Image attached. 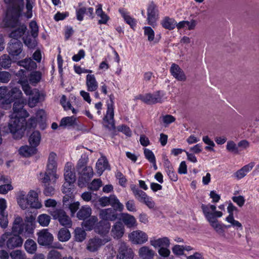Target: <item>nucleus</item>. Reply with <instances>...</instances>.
I'll list each match as a JSON object with an SVG mask.
<instances>
[{
    "instance_id": "1",
    "label": "nucleus",
    "mask_w": 259,
    "mask_h": 259,
    "mask_svg": "<svg viewBox=\"0 0 259 259\" xmlns=\"http://www.w3.org/2000/svg\"><path fill=\"white\" fill-rule=\"evenodd\" d=\"M26 219L25 222L23 223L21 217H17L15 218L12 231L13 233L18 235H12L9 232H5L0 237V247H4L6 245L8 249H13L20 247L23 244V240L19 235L28 237L33 234V222L35 219L31 216Z\"/></svg>"
},
{
    "instance_id": "2",
    "label": "nucleus",
    "mask_w": 259,
    "mask_h": 259,
    "mask_svg": "<svg viewBox=\"0 0 259 259\" xmlns=\"http://www.w3.org/2000/svg\"><path fill=\"white\" fill-rule=\"evenodd\" d=\"M23 10V5L22 4L9 7L7 10L4 20L5 24L8 27L15 28L9 34L12 39L18 40L24 34L27 29L26 25L20 23L19 21Z\"/></svg>"
},
{
    "instance_id": "3",
    "label": "nucleus",
    "mask_w": 259,
    "mask_h": 259,
    "mask_svg": "<svg viewBox=\"0 0 259 259\" xmlns=\"http://www.w3.org/2000/svg\"><path fill=\"white\" fill-rule=\"evenodd\" d=\"M13 110L8 128L11 133L15 134L23 126L25 118L28 117L29 113L23 108L22 102L19 100L14 102Z\"/></svg>"
},
{
    "instance_id": "4",
    "label": "nucleus",
    "mask_w": 259,
    "mask_h": 259,
    "mask_svg": "<svg viewBox=\"0 0 259 259\" xmlns=\"http://www.w3.org/2000/svg\"><path fill=\"white\" fill-rule=\"evenodd\" d=\"M25 71L24 69H20L16 74V76L19 77L18 83L21 84L22 90L26 95H29L28 98V106L33 108L39 102L42 97H44L42 94H40L38 90L35 89L32 90L30 85L28 83V80L24 73Z\"/></svg>"
},
{
    "instance_id": "5",
    "label": "nucleus",
    "mask_w": 259,
    "mask_h": 259,
    "mask_svg": "<svg viewBox=\"0 0 259 259\" xmlns=\"http://www.w3.org/2000/svg\"><path fill=\"white\" fill-rule=\"evenodd\" d=\"M17 200L20 207L25 209L30 207L39 209L42 207V204L38 200L37 193L34 190H30L26 195L25 191L19 192Z\"/></svg>"
},
{
    "instance_id": "6",
    "label": "nucleus",
    "mask_w": 259,
    "mask_h": 259,
    "mask_svg": "<svg viewBox=\"0 0 259 259\" xmlns=\"http://www.w3.org/2000/svg\"><path fill=\"white\" fill-rule=\"evenodd\" d=\"M21 95L22 92L18 88L15 87L8 91L6 87H0V100H5L7 104H10L15 99H19Z\"/></svg>"
},
{
    "instance_id": "7",
    "label": "nucleus",
    "mask_w": 259,
    "mask_h": 259,
    "mask_svg": "<svg viewBox=\"0 0 259 259\" xmlns=\"http://www.w3.org/2000/svg\"><path fill=\"white\" fill-rule=\"evenodd\" d=\"M145 103L152 105L156 103H161L165 99V94L163 91H158L153 93H148L145 95H140L137 97Z\"/></svg>"
},
{
    "instance_id": "8",
    "label": "nucleus",
    "mask_w": 259,
    "mask_h": 259,
    "mask_svg": "<svg viewBox=\"0 0 259 259\" xmlns=\"http://www.w3.org/2000/svg\"><path fill=\"white\" fill-rule=\"evenodd\" d=\"M109 100L106 101L107 110L103 118L104 122L108 124L107 126L115 128L114 116V96L113 94L108 96Z\"/></svg>"
},
{
    "instance_id": "9",
    "label": "nucleus",
    "mask_w": 259,
    "mask_h": 259,
    "mask_svg": "<svg viewBox=\"0 0 259 259\" xmlns=\"http://www.w3.org/2000/svg\"><path fill=\"white\" fill-rule=\"evenodd\" d=\"M50 214L54 220H57L60 225L67 228H70L72 221L65 211L62 209H57L50 211Z\"/></svg>"
},
{
    "instance_id": "10",
    "label": "nucleus",
    "mask_w": 259,
    "mask_h": 259,
    "mask_svg": "<svg viewBox=\"0 0 259 259\" xmlns=\"http://www.w3.org/2000/svg\"><path fill=\"white\" fill-rule=\"evenodd\" d=\"M99 201L100 204L103 207L110 205L120 211H122L124 208L123 205L119 202L114 195H111L109 197H102L99 199Z\"/></svg>"
},
{
    "instance_id": "11",
    "label": "nucleus",
    "mask_w": 259,
    "mask_h": 259,
    "mask_svg": "<svg viewBox=\"0 0 259 259\" xmlns=\"http://www.w3.org/2000/svg\"><path fill=\"white\" fill-rule=\"evenodd\" d=\"M79 177L78 180V186L82 188L86 186L94 175L93 169L91 166H85L78 171Z\"/></svg>"
},
{
    "instance_id": "12",
    "label": "nucleus",
    "mask_w": 259,
    "mask_h": 259,
    "mask_svg": "<svg viewBox=\"0 0 259 259\" xmlns=\"http://www.w3.org/2000/svg\"><path fill=\"white\" fill-rule=\"evenodd\" d=\"M110 240L111 238L110 236H106L102 239L95 237L89 240L87 248L91 252H95L97 251L102 245H103L110 241Z\"/></svg>"
},
{
    "instance_id": "13",
    "label": "nucleus",
    "mask_w": 259,
    "mask_h": 259,
    "mask_svg": "<svg viewBox=\"0 0 259 259\" xmlns=\"http://www.w3.org/2000/svg\"><path fill=\"white\" fill-rule=\"evenodd\" d=\"M159 12L157 6L153 2L151 3L147 8V19L148 24L154 26L156 24L158 19Z\"/></svg>"
},
{
    "instance_id": "14",
    "label": "nucleus",
    "mask_w": 259,
    "mask_h": 259,
    "mask_svg": "<svg viewBox=\"0 0 259 259\" xmlns=\"http://www.w3.org/2000/svg\"><path fill=\"white\" fill-rule=\"evenodd\" d=\"M37 241L39 245L50 246L53 241V235L48 229H42L38 233Z\"/></svg>"
},
{
    "instance_id": "15",
    "label": "nucleus",
    "mask_w": 259,
    "mask_h": 259,
    "mask_svg": "<svg viewBox=\"0 0 259 259\" xmlns=\"http://www.w3.org/2000/svg\"><path fill=\"white\" fill-rule=\"evenodd\" d=\"M130 240L135 244H142L148 240L147 234L140 230L133 231L128 235Z\"/></svg>"
},
{
    "instance_id": "16",
    "label": "nucleus",
    "mask_w": 259,
    "mask_h": 259,
    "mask_svg": "<svg viewBox=\"0 0 259 259\" xmlns=\"http://www.w3.org/2000/svg\"><path fill=\"white\" fill-rule=\"evenodd\" d=\"M23 44L19 40L11 39L8 44L7 51L9 54L12 56H18L22 52Z\"/></svg>"
},
{
    "instance_id": "17",
    "label": "nucleus",
    "mask_w": 259,
    "mask_h": 259,
    "mask_svg": "<svg viewBox=\"0 0 259 259\" xmlns=\"http://www.w3.org/2000/svg\"><path fill=\"white\" fill-rule=\"evenodd\" d=\"M134 252L133 250L130 248L125 243L121 242L119 244L118 259H133Z\"/></svg>"
},
{
    "instance_id": "18",
    "label": "nucleus",
    "mask_w": 259,
    "mask_h": 259,
    "mask_svg": "<svg viewBox=\"0 0 259 259\" xmlns=\"http://www.w3.org/2000/svg\"><path fill=\"white\" fill-rule=\"evenodd\" d=\"M110 226V224L109 222L100 221L97 223L95 227V231L104 238L106 236H109L108 233Z\"/></svg>"
},
{
    "instance_id": "19",
    "label": "nucleus",
    "mask_w": 259,
    "mask_h": 259,
    "mask_svg": "<svg viewBox=\"0 0 259 259\" xmlns=\"http://www.w3.org/2000/svg\"><path fill=\"white\" fill-rule=\"evenodd\" d=\"M7 207L6 200L4 198L0 199V226L2 228H6L8 224V214L6 212Z\"/></svg>"
},
{
    "instance_id": "20",
    "label": "nucleus",
    "mask_w": 259,
    "mask_h": 259,
    "mask_svg": "<svg viewBox=\"0 0 259 259\" xmlns=\"http://www.w3.org/2000/svg\"><path fill=\"white\" fill-rule=\"evenodd\" d=\"M116 210L115 208H111L102 209L99 213L100 218L105 221H114L117 218Z\"/></svg>"
},
{
    "instance_id": "21",
    "label": "nucleus",
    "mask_w": 259,
    "mask_h": 259,
    "mask_svg": "<svg viewBox=\"0 0 259 259\" xmlns=\"http://www.w3.org/2000/svg\"><path fill=\"white\" fill-rule=\"evenodd\" d=\"M24 70L25 71L24 75L28 80V84H30L33 86H36L40 82L42 76V74L41 71L33 70L29 74L28 76H26L25 75L26 71L25 70Z\"/></svg>"
},
{
    "instance_id": "22",
    "label": "nucleus",
    "mask_w": 259,
    "mask_h": 259,
    "mask_svg": "<svg viewBox=\"0 0 259 259\" xmlns=\"http://www.w3.org/2000/svg\"><path fill=\"white\" fill-rule=\"evenodd\" d=\"M85 84L88 92H96L98 88V83L94 74H88L86 76Z\"/></svg>"
},
{
    "instance_id": "23",
    "label": "nucleus",
    "mask_w": 259,
    "mask_h": 259,
    "mask_svg": "<svg viewBox=\"0 0 259 259\" xmlns=\"http://www.w3.org/2000/svg\"><path fill=\"white\" fill-rule=\"evenodd\" d=\"M57 154L55 153L52 152L49 154L47 169L49 172L53 175L54 172H56L57 167Z\"/></svg>"
},
{
    "instance_id": "24",
    "label": "nucleus",
    "mask_w": 259,
    "mask_h": 259,
    "mask_svg": "<svg viewBox=\"0 0 259 259\" xmlns=\"http://www.w3.org/2000/svg\"><path fill=\"white\" fill-rule=\"evenodd\" d=\"M124 232V227L120 222H116L111 229V234L114 238L119 239L121 238Z\"/></svg>"
},
{
    "instance_id": "25",
    "label": "nucleus",
    "mask_w": 259,
    "mask_h": 259,
    "mask_svg": "<svg viewBox=\"0 0 259 259\" xmlns=\"http://www.w3.org/2000/svg\"><path fill=\"white\" fill-rule=\"evenodd\" d=\"M255 163L254 162H251L248 164L244 165L234 174V177L237 180L241 179L252 169Z\"/></svg>"
},
{
    "instance_id": "26",
    "label": "nucleus",
    "mask_w": 259,
    "mask_h": 259,
    "mask_svg": "<svg viewBox=\"0 0 259 259\" xmlns=\"http://www.w3.org/2000/svg\"><path fill=\"white\" fill-rule=\"evenodd\" d=\"M170 71L171 75L177 80L184 81L186 79V76L183 71L178 65L172 64L170 67Z\"/></svg>"
},
{
    "instance_id": "27",
    "label": "nucleus",
    "mask_w": 259,
    "mask_h": 259,
    "mask_svg": "<svg viewBox=\"0 0 259 259\" xmlns=\"http://www.w3.org/2000/svg\"><path fill=\"white\" fill-rule=\"evenodd\" d=\"M96 14L100 18L98 21V24H106L109 20V17L103 11L101 4L97 5Z\"/></svg>"
},
{
    "instance_id": "28",
    "label": "nucleus",
    "mask_w": 259,
    "mask_h": 259,
    "mask_svg": "<svg viewBox=\"0 0 259 259\" xmlns=\"http://www.w3.org/2000/svg\"><path fill=\"white\" fill-rule=\"evenodd\" d=\"M17 64L28 71H32L36 69L37 64L30 58H25L18 62Z\"/></svg>"
},
{
    "instance_id": "29",
    "label": "nucleus",
    "mask_w": 259,
    "mask_h": 259,
    "mask_svg": "<svg viewBox=\"0 0 259 259\" xmlns=\"http://www.w3.org/2000/svg\"><path fill=\"white\" fill-rule=\"evenodd\" d=\"M160 24L164 28L171 30L177 27V23L174 18L166 16L161 21Z\"/></svg>"
},
{
    "instance_id": "30",
    "label": "nucleus",
    "mask_w": 259,
    "mask_h": 259,
    "mask_svg": "<svg viewBox=\"0 0 259 259\" xmlns=\"http://www.w3.org/2000/svg\"><path fill=\"white\" fill-rule=\"evenodd\" d=\"M201 207L203 214L207 221L213 218L212 211H214L216 209V206L214 205L202 204Z\"/></svg>"
},
{
    "instance_id": "31",
    "label": "nucleus",
    "mask_w": 259,
    "mask_h": 259,
    "mask_svg": "<svg viewBox=\"0 0 259 259\" xmlns=\"http://www.w3.org/2000/svg\"><path fill=\"white\" fill-rule=\"evenodd\" d=\"M119 12L124 19L125 22L128 24L131 28H134V27L136 26V20L130 15L128 12L123 9H119Z\"/></svg>"
},
{
    "instance_id": "32",
    "label": "nucleus",
    "mask_w": 259,
    "mask_h": 259,
    "mask_svg": "<svg viewBox=\"0 0 259 259\" xmlns=\"http://www.w3.org/2000/svg\"><path fill=\"white\" fill-rule=\"evenodd\" d=\"M130 188L136 199L141 202H142L148 195L144 191L139 189L137 186L134 184L131 185Z\"/></svg>"
},
{
    "instance_id": "33",
    "label": "nucleus",
    "mask_w": 259,
    "mask_h": 259,
    "mask_svg": "<svg viewBox=\"0 0 259 259\" xmlns=\"http://www.w3.org/2000/svg\"><path fill=\"white\" fill-rule=\"evenodd\" d=\"M77 124L76 118L75 117L67 116L63 117L60 121L59 126L70 128Z\"/></svg>"
},
{
    "instance_id": "34",
    "label": "nucleus",
    "mask_w": 259,
    "mask_h": 259,
    "mask_svg": "<svg viewBox=\"0 0 259 259\" xmlns=\"http://www.w3.org/2000/svg\"><path fill=\"white\" fill-rule=\"evenodd\" d=\"M64 179L65 182L74 183L76 180L75 174L71 170L70 164L67 163L65 167Z\"/></svg>"
},
{
    "instance_id": "35",
    "label": "nucleus",
    "mask_w": 259,
    "mask_h": 259,
    "mask_svg": "<svg viewBox=\"0 0 259 259\" xmlns=\"http://www.w3.org/2000/svg\"><path fill=\"white\" fill-rule=\"evenodd\" d=\"M108 162L105 157L99 158L96 163V169L97 173L100 176L103 171L108 168Z\"/></svg>"
},
{
    "instance_id": "36",
    "label": "nucleus",
    "mask_w": 259,
    "mask_h": 259,
    "mask_svg": "<svg viewBox=\"0 0 259 259\" xmlns=\"http://www.w3.org/2000/svg\"><path fill=\"white\" fill-rule=\"evenodd\" d=\"M139 255L143 259H152L154 256V251L147 246H143L139 249Z\"/></svg>"
},
{
    "instance_id": "37",
    "label": "nucleus",
    "mask_w": 259,
    "mask_h": 259,
    "mask_svg": "<svg viewBox=\"0 0 259 259\" xmlns=\"http://www.w3.org/2000/svg\"><path fill=\"white\" fill-rule=\"evenodd\" d=\"M121 220L128 228H131L136 225V220L135 217L128 213H122L121 214Z\"/></svg>"
},
{
    "instance_id": "38",
    "label": "nucleus",
    "mask_w": 259,
    "mask_h": 259,
    "mask_svg": "<svg viewBox=\"0 0 259 259\" xmlns=\"http://www.w3.org/2000/svg\"><path fill=\"white\" fill-rule=\"evenodd\" d=\"M36 148L32 146H24L20 148L19 153L20 155L24 157H29L36 153Z\"/></svg>"
},
{
    "instance_id": "39",
    "label": "nucleus",
    "mask_w": 259,
    "mask_h": 259,
    "mask_svg": "<svg viewBox=\"0 0 259 259\" xmlns=\"http://www.w3.org/2000/svg\"><path fill=\"white\" fill-rule=\"evenodd\" d=\"M150 243L151 245L155 247H168L170 244L169 240L167 237H163L161 238L151 240Z\"/></svg>"
},
{
    "instance_id": "40",
    "label": "nucleus",
    "mask_w": 259,
    "mask_h": 259,
    "mask_svg": "<svg viewBox=\"0 0 259 259\" xmlns=\"http://www.w3.org/2000/svg\"><path fill=\"white\" fill-rule=\"evenodd\" d=\"M92 209L89 206H83L77 213V217L80 220H84L91 216Z\"/></svg>"
},
{
    "instance_id": "41",
    "label": "nucleus",
    "mask_w": 259,
    "mask_h": 259,
    "mask_svg": "<svg viewBox=\"0 0 259 259\" xmlns=\"http://www.w3.org/2000/svg\"><path fill=\"white\" fill-rule=\"evenodd\" d=\"M41 140V135L38 131L33 132L30 136L29 142L30 145L35 148L38 146Z\"/></svg>"
},
{
    "instance_id": "42",
    "label": "nucleus",
    "mask_w": 259,
    "mask_h": 259,
    "mask_svg": "<svg viewBox=\"0 0 259 259\" xmlns=\"http://www.w3.org/2000/svg\"><path fill=\"white\" fill-rule=\"evenodd\" d=\"M98 222V218L95 216H92L88 220L82 223V226L87 231H91L93 229L95 230L96 224Z\"/></svg>"
},
{
    "instance_id": "43",
    "label": "nucleus",
    "mask_w": 259,
    "mask_h": 259,
    "mask_svg": "<svg viewBox=\"0 0 259 259\" xmlns=\"http://www.w3.org/2000/svg\"><path fill=\"white\" fill-rule=\"evenodd\" d=\"M43 177L41 178V182L43 183L47 184L49 182H52L55 183L57 179L58 178L56 172H54L53 175L49 172L47 169L44 175H42Z\"/></svg>"
},
{
    "instance_id": "44",
    "label": "nucleus",
    "mask_w": 259,
    "mask_h": 259,
    "mask_svg": "<svg viewBox=\"0 0 259 259\" xmlns=\"http://www.w3.org/2000/svg\"><path fill=\"white\" fill-rule=\"evenodd\" d=\"M177 28L178 29L187 27L189 30H192L194 29L196 25V22L195 20H192L190 21H182L177 23Z\"/></svg>"
},
{
    "instance_id": "45",
    "label": "nucleus",
    "mask_w": 259,
    "mask_h": 259,
    "mask_svg": "<svg viewBox=\"0 0 259 259\" xmlns=\"http://www.w3.org/2000/svg\"><path fill=\"white\" fill-rule=\"evenodd\" d=\"M26 251L30 254H34L36 251L37 244L32 239L27 240L24 244Z\"/></svg>"
},
{
    "instance_id": "46",
    "label": "nucleus",
    "mask_w": 259,
    "mask_h": 259,
    "mask_svg": "<svg viewBox=\"0 0 259 259\" xmlns=\"http://www.w3.org/2000/svg\"><path fill=\"white\" fill-rule=\"evenodd\" d=\"M70 232L66 228L61 229L58 234V239L61 242L67 241L70 238Z\"/></svg>"
},
{
    "instance_id": "47",
    "label": "nucleus",
    "mask_w": 259,
    "mask_h": 259,
    "mask_svg": "<svg viewBox=\"0 0 259 259\" xmlns=\"http://www.w3.org/2000/svg\"><path fill=\"white\" fill-rule=\"evenodd\" d=\"M210 226L215 230L219 234H223L224 232L223 225L220 224L218 220H214L212 218L208 221Z\"/></svg>"
},
{
    "instance_id": "48",
    "label": "nucleus",
    "mask_w": 259,
    "mask_h": 259,
    "mask_svg": "<svg viewBox=\"0 0 259 259\" xmlns=\"http://www.w3.org/2000/svg\"><path fill=\"white\" fill-rule=\"evenodd\" d=\"M12 60L10 56L7 54L2 55L0 58V64L1 67L8 69L10 67Z\"/></svg>"
},
{
    "instance_id": "49",
    "label": "nucleus",
    "mask_w": 259,
    "mask_h": 259,
    "mask_svg": "<svg viewBox=\"0 0 259 259\" xmlns=\"http://www.w3.org/2000/svg\"><path fill=\"white\" fill-rule=\"evenodd\" d=\"M225 220L229 223L231 224V225L227 226V228H230L233 227L237 230H242L243 229L242 224L238 221L235 220L233 217H227Z\"/></svg>"
},
{
    "instance_id": "50",
    "label": "nucleus",
    "mask_w": 259,
    "mask_h": 259,
    "mask_svg": "<svg viewBox=\"0 0 259 259\" xmlns=\"http://www.w3.org/2000/svg\"><path fill=\"white\" fill-rule=\"evenodd\" d=\"M75 239L78 242L83 241L86 237V233L85 231L81 228H77L74 230Z\"/></svg>"
},
{
    "instance_id": "51",
    "label": "nucleus",
    "mask_w": 259,
    "mask_h": 259,
    "mask_svg": "<svg viewBox=\"0 0 259 259\" xmlns=\"http://www.w3.org/2000/svg\"><path fill=\"white\" fill-rule=\"evenodd\" d=\"M50 217L47 214H40L37 218L39 224L44 227L48 226L50 224Z\"/></svg>"
},
{
    "instance_id": "52",
    "label": "nucleus",
    "mask_w": 259,
    "mask_h": 259,
    "mask_svg": "<svg viewBox=\"0 0 259 259\" xmlns=\"http://www.w3.org/2000/svg\"><path fill=\"white\" fill-rule=\"evenodd\" d=\"M144 30V35L147 37L149 41H152L154 39L155 33L151 27L149 26H145L143 27Z\"/></svg>"
},
{
    "instance_id": "53",
    "label": "nucleus",
    "mask_w": 259,
    "mask_h": 259,
    "mask_svg": "<svg viewBox=\"0 0 259 259\" xmlns=\"http://www.w3.org/2000/svg\"><path fill=\"white\" fill-rule=\"evenodd\" d=\"M74 183L65 182L62 186V192L67 195H71L74 188Z\"/></svg>"
},
{
    "instance_id": "54",
    "label": "nucleus",
    "mask_w": 259,
    "mask_h": 259,
    "mask_svg": "<svg viewBox=\"0 0 259 259\" xmlns=\"http://www.w3.org/2000/svg\"><path fill=\"white\" fill-rule=\"evenodd\" d=\"M29 28L30 29V33L33 38H35L38 36V26L35 21H31L29 23Z\"/></svg>"
},
{
    "instance_id": "55",
    "label": "nucleus",
    "mask_w": 259,
    "mask_h": 259,
    "mask_svg": "<svg viewBox=\"0 0 259 259\" xmlns=\"http://www.w3.org/2000/svg\"><path fill=\"white\" fill-rule=\"evenodd\" d=\"M33 0H26V8L27 11L25 14L26 17L30 19L32 17V8L33 7Z\"/></svg>"
},
{
    "instance_id": "56",
    "label": "nucleus",
    "mask_w": 259,
    "mask_h": 259,
    "mask_svg": "<svg viewBox=\"0 0 259 259\" xmlns=\"http://www.w3.org/2000/svg\"><path fill=\"white\" fill-rule=\"evenodd\" d=\"M102 181L99 179H94L92 183L90 184L89 188L93 191H97L102 186Z\"/></svg>"
},
{
    "instance_id": "57",
    "label": "nucleus",
    "mask_w": 259,
    "mask_h": 259,
    "mask_svg": "<svg viewBox=\"0 0 259 259\" xmlns=\"http://www.w3.org/2000/svg\"><path fill=\"white\" fill-rule=\"evenodd\" d=\"M238 147L234 142L230 141L227 142L226 149L229 152L234 154H238L239 153Z\"/></svg>"
},
{
    "instance_id": "58",
    "label": "nucleus",
    "mask_w": 259,
    "mask_h": 259,
    "mask_svg": "<svg viewBox=\"0 0 259 259\" xmlns=\"http://www.w3.org/2000/svg\"><path fill=\"white\" fill-rule=\"evenodd\" d=\"M10 256L12 259H25V254L20 250L13 251L10 253Z\"/></svg>"
},
{
    "instance_id": "59",
    "label": "nucleus",
    "mask_w": 259,
    "mask_h": 259,
    "mask_svg": "<svg viewBox=\"0 0 259 259\" xmlns=\"http://www.w3.org/2000/svg\"><path fill=\"white\" fill-rule=\"evenodd\" d=\"M144 155L146 158L150 162V163H154L155 160H156L155 157L153 152L147 148L144 149Z\"/></svg>"
},
{
    "instance_id": "60",
    "label": "nucleus",
    "mask_w": 259,
    "mask_h": 259,
    "mask_svg": "<svg viewBox=\"0 0 259 259\" xmlns=\"http://www.w3.org/2000/svg\"><path fill=\"white\" fill-rule=\"evenodd\" d=\"M11 77V74L7 71L0 72V82L4 83H8Z\"/></svg>"
},
{
    "instance_id": "61",
    "label": "nucleus",
    "mask_w": 259,
    "mask_h": 259,
    "mask_svg": "<svg viewBox=\"0 0 259 259\" xmlns=\"http://www.w3.org/2000/svg\"><path fill=\"white\" fill-rule=\"evenodd\" d=\"M88 162V158L87 157L84 155H82L81 158L79 159V160L78 161V163L77 164V169L78 171L82 169L83 167L86 166V164Z\"/></svg>"
},
{
    "instance_id": "62",
    "label": "nucleus",
    "mask_w": 259,
    "mask_h": 259,
    "mask_svg": "<svg viewBox=\"0 0 259 259\" xmlns=\"http://www.w3.org/2000/svg\"><path fill=\"white\" fill-rule=\"evenodd\" d=\"M13 187L11 183H5L0 186V194H6L8 191L13 190Z\"/></svg>"
},
{
    "instance_id": "63",
    "label": "nucleus",
    "mask_w": 259,
    "mask_h": 259,
    "mask_svg": "<svg viewBox=\"0 0 259 259\" xmlns=\"http://www.w3.org/2000/svg\"><path fill=\"white\" fill-rule=\"evenodd\" d=\"M142 203L145 204L150 209L154 208L155 205L152 198L148 195H147Z\"/></svg>"
},
{
    "instance_id": "64",
    "label": "nucleus",
    "mask_w": 259,
    "mask_h": 259,
    "mask_svg": "<svg viewBox=\"0 0 259 259\" xmlns=\"http://www.w3.org/2000/svg\"><path fill=\"white\" fill-rule=\"evenodd\" d=\"M48 259H61V253L55 250H51L48 253Z\"/></svg>"
}]
</instances>
